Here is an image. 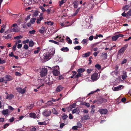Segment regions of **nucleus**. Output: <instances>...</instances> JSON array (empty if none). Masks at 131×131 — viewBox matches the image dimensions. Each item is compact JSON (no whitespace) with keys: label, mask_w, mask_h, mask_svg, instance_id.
Instances as JSON below:
<instances>
[{"label":"nucleus","mask_w":131,"mask_h":131,"mask_svg":"<svg viewBox=\"0 0 131 131\" xmlns=\"http://www.w3.org/2000/svg\"><path fill=\"white\" fill-rule=\"evenodd\" d=\"M9 31L10 32H16L18 31V29L16 27H15L13 28H11L10 29Z\"/></svg>","instance_id":"14"},{"label":"nucleus","mask_w":131,"mask_h":131,"mask_svg":"<svg viewBox=\"0 0 131 131\" xmlns=\"http://www.w3.org/2000/svg\"><path fill=\"white\" fill-rule=\"evenodd\" d=\"M45 24L47 23L48 24V25H52L53 24V22H51V21H47L46 22H45Z\"/></svg>","instance_id":"39"},{"label":"nucleus","mask_w":131,"mask_h":131,"mask_svg":"<svg viewBox=\"0 0 131 131\" xmlns=\"http://www.w3.org/2000/svg\"><path fill=\"white\" fill-rule=\"evenodd\" d=\"M64 126V123H62L60 124V127L61 128H62Z\"/></svg>","instance_id":"62"},{"label":"nucleus","mask_w":131,"mask_h":131,"mask_svg":"<svg viewBox=\"0 0 131 131\" xmlns=\"http://www.w3.org/2000/svg\"><path fill=\"white\" fill-rule=\"evenodd\" d=\"M45 28L42 27L41 29L39 30V31L40 33L42 34L45 32Z\"/></svg>","instance_id":"21"},{"label":"nucleus","mask_w":131,"mask_h":131,"mask_svg":"<svg viewBox=\"0 0 131 131\" xmlns=\"http://www.w3.org/2000/svg\"><path fill=\"white\" fill-rule=\"evenodd\" d=\"M90 52H89L83 54L82 55V57L83 58H86L90 56Z\"/></svg>","instance_id":"17"},{"label":"nucleus","mask_w":131,"mask_h":131,"mask_svg":"<svg viewBox=\"0 0 131 131\" xmlns=\"http://www.w3.org/2000/svg\"><path fill=\"white\" fill-rule=\"evenodd\" d=\"M95 67L98 69H100L101 68L100 66L98 64H96L95 66Z\"/></svg>","instance_id":"52"},{"label":"nucleus","mask_w":131,"mask_h":131,"mask_svg":"<svg viewBox=\"0 0 131 131\" xmlns=\"http://www.w3.org/2000/svg\"><path fill=\"white\" fill-rule=\"evenodd\" d=\"M130 5H126L125 6L123 7V9L125 10H127L130 7Z\"/></svg>","instance_id":"23"},{"label":"nucleus","mask_w":131,"mask_h":131,"mask_svg":"<svg viewBox=\"0 0 131 131\" xmlns=\"http://www.w3.org/2000/svg\"><path fill=\"white\" fill-rule=\"evenodd\" d=\"M16 89L18 92L21 93H24L25 92V90L23 89L20 88H16Z\"/></svg>","instance_id":"9"},{"label":"nucleus","mask_w":131,"mask_h":131,"mask_svg":"<svg viewBox=\"0 0 131 131\" xmlns=\"http://www.w3.org/2000/svg\"><path fill=\"white\" fill-rule=\"evenodd\" d=\"M17 23H15L13 24L12 25L10 26L11 28H12V27H15L17 26Z\"/></svg>","instance_id":"57"},{"label":"nucleus","mask_w":131,"mask_h":131,"mask_svg":"<svg viewBox=\"0 0 131 131\" xmlns=\"http://www.w3.org/2000/svg\"><path fill=\"white\" fill-rule=\"evenodd\" d=\"M22 38V36H19L14 37V39H20L21 38Z\"/></svg>","instance_id":"46"},{"label":"nucleus","mask_w":131,"mask_h":131,"mask_svg":"<svg viewBox=\"0 0 131 131\" xmlns=\"http://www.w3.org/2000/svg\"><path fill=\"white\" fill-rule=\"evenodd\" d=\"M73 4H74V7L75 8H77L78 6L77 2L76 1H75L74 2H73Z\"/></svg>","instance_id":"27"},{"label":"nucleus","mask_w":131,"mask_h":131,"mask_svg":"<svg viewBox=\"0 0 131 131\" xmlns=\"http://www.w3.org/2000/svg\"><path fill=\"white\" fill-rule=\"evenodd\" d=\"M36 20V19L35 18H32L31 19L30 22V23L32 24H33L35 22V20Z\"/></svg>","instance_id":"33"},{"label":"nucleus","mask_w":131,"mask_h":131,"mask_svg":"<svg viewBox=\"0 0 131 131\" xmlns=\"http://www.w3.org/2000/svg\"><path fill=\"white\" fill-rule=\"evenodd\" d=\"M48 51L45 54L44 56V59L45 61H46L50 59L49 58L50 57L53 55L54 53V50H47Z\"/></svg>","instance_id":"1"},{"label":"nucleus","mask_w":131,"mask_h":131,"mask_svg":"<svg viewBox=\"0 0 131 131\" xmlns=\"http://www.w3.org/2000/svg\"><path fill=\"white\" fill-rule=\"evenodd\" d=\"M102 56L104 57V59H106L107 56V54L106 53L103 52L102 53Z\"/></svg>","instance_id":"31"},{"label":"nucleus","mask_w":131,"mask_h":131,"mask_svg":"<svg viewBox=\"0 0 131 131\" xmlns=\"http://www.w3.org/2000/svg\"><path fill=\"white\" fill-rule=\"evenodd\" d=\"M66 39L68 41V42L70 44L72 43V41L70 39V38L69 37H67L66 38Z\"/></svg>","instance_id":"37"},{"label":"nucleus","mask_w":131,"mask_h":131,"mask_svg":"<svg viewBox=\"0 0 131 131\" xmlns=\"http://www.w3.org/2000/svg\"><path fill=\"white\" fill-rule=\"evenodd\" d=\"M33 107V105H31L30 106H27V109H29V110H30Z\"/></svg>","instance_id":"53"},{"label":"nucleus","mask_w":131,"mask_h":131,"mask_svg":"<svg viewBox=\"0 0 131 131\" xmlns=\"http://www.w3.org/2000/svg\"><path fill=\"white\" fill-rule=\"evenodd\" d=\"M38 124L40 125H46V123L45 121L44 122H39L38 123Z\"/></svg>","instance_id":"40"},{"label":"nucleus","mask_w":131,"mask_h":131,"mask_svg":"<svg viewBox=\"0 0 131 131\" xmlns=\"http://www.w3.org/2000/svg\"><path fill=\"white\" fill-rule=\"evenodd\" d=\"M22 45V43L18 44L17 45V48H18L19 49L21 48Z\"/></svg>","instance_id":"59"},{"label":"nucleus","mask_w":131,"mask_h":131,"mask_svg":"<svg viewBox=\"0 0 131 131\" xmlns=\"http://www.w3.org/2000/svg\"><path fill=\"white\" fill-rule=\"evenodd\" d=\"M82 74L78 72V74L76 75L74 77V78H78L81 76Z\"/></svg>","instance_id":"36"},{"label":"nucleus","mask_w":131,"mask_h":131,"mask_svg":"<svg viewBox=\"0 0 131 131\" xmlns=\"http://www.w3.org/2000/svg\"><path fill=\"white\" fill-rule=\"evenodd\" d=\"M99 75L97 73H95L91 76V79L94 82L97 80L99 78Z\"/></svg>","instance_id":"2"},{"label":"nucleus","mask_w":131,"mask_h":131,"mask_svg":"<svg viewBox=\"0 0 131 131\" xmlns=\"http://www.w3.org/2000/svg\"><path fill=\"white\" fill-rule=\"evenodd\" d=\"M37 50L34 51V53L35 54H37L38 53L39 51L40 50V48L39 47H38L37 48Z\"/></svg>","instance_id":"38"},{"label":"nucleus","mask_w":131,"mask_h":131,"mask_svg":"<svg viewBox=\"0 0 131 131\" xmlns=\"http://www.w3.org/2000/svg\"><path fill=\"white\" fill-rule=\"evenodd\" d=\"M14 97V95L12 94H10V95H8L6 97V99H8L9 100L11 99L13 97Z\"/></svg>","instance_id":"22"},{"label":"nucleus","mask_w":131,"mask_h":131,"mask_svg":"<svg viewBox=\"0 0 131 131\" xmlns=\"http://www.w3.org/2000/svg\"><path fill=\"white\" fill-rule=\"evenodd\" d=\"M34 45V43L32 41H30L29 42V45L30 47H32Z\"/></svg>","instance_id":"41"},{"label":"nucleus","mask_w":131,"mask_h":131,"mask_svg":"<svg viewBox=\"0 0 131 131\" xmlns=\"http://www.w3.org/2000/svg\"><path fill=\"white\" fill-rule=\"evenodd\" d=\"M79 9H80V8H79L78 9H77V10L73 14V16H75L78 13V12L79 11Z\"/></svg>","instance_id":"44"},{"label":"nucleus","mask_w":131,"mask_h":131,"mask_svg":"<svg viewBox=\"0 0 131 131\" xmlns=\"http://www.w3.org/2000/svg\"><path fill=\"white\" fill-rule=\"evenodd\" d=\"M124 35L123 34H118V35H115V41L118 39L119 37H123Z\"/></svg>","instance_id":"18"},{"label":"nucleus","mask_w":131,"mask_h":131,"mask_svg":"<svg viewBox=\"0 0 131 131\" xmlns=\"http://www.w3.org/2000/svg\"><path fill=\"white\" fill-rule=\"evenodd\" d=\"M28 46L26 44H25L24 46V48L25 49H28Z\"/></svg>","instance_id":"63"},{"label":"nucleus","mask_w":131,"mask_h":131,"mask_svg":"<svg viewBox=\"0 0 131 131\" xmlns=\"http://www.w3.org/2000/svg\"><path fill=\"white\" fill-rule=\"evenodd\" d=\"M12 35L9 34L7 36H3V37L4 38L6 39H9L12 38Z\"/></svg>","instance_id":"15"},{"label":"nucleus","mask_w":131,"mask_h":131,"mask_svg":"<svg viewBox=\"0 0 131 131\" xmlns=\"http://www.w3.org/2000/svg\"><path fill=\"white\" fill-rule=\"evenodd\" d=\"M5 62V61L4 60H2L0 59V64H3Z\"/></svg>","instance_id":"55"},{"label":"nucleus","mask_w":131,"mask_h":131,"mask_svg":"<svg viewBox=\"0 0 131 131\" xmlns=\"http://www.w3.org/2000/svg\"><path fill=\"white\" fill-rule=\"evenodd\" d=\"M100 101H99V102L101 103H102L103 102H106L107 101V100L106 99L103 98L101 99Z\"/></svg>","instance_id":"43"},{"label":"nucleus","mask_w":131,"mask_h":131,"mask_svg":"<svg viewBox=\"0 0 131 131\" xmlns=\"http://www.w3.org/2000/svg\"><path fill=\"white\" fill-rule=\"evenodd\" d=\"M53 104V103H52L51 101H49L47 102V104L50 106H51V105H52Z\"/></svg>","instance_id":"48"},{"label":"nucleus","mask_w":131,"mask_h":131,"mask_svg":"<svg viewBox=\"0 0 131 131\" xmlns=\"http://www.w3.org/2000/svg\"><path fill=\"white\" fill-rule=\"evenodd\" d=\"M47 72V69L46 68H44L42 69L40 72V74L41 76L43 77L46 75Z\"/></svg>","instance_id":"4"},{"label":"nucleus","mask_w":131,"mask_h":131,"mask_svg":"<svg viewBox=\"0 0 131 131\" xmlns=\"http://www.w3.org/2000/svg\"><path fill=\"white\" fill-rule=\"evenodd\" d=\"M118 66L117 65L115 67V74L116 75H117L118 74H119V72L120 71L118 69Z\"/></svg>","instance_id":"19"},{"label":"nucleus","mask_w":131,"mask_h":131,"mask_svg":"<svg viewBox=\"0 0 131 131\" xmlns=\"http://www.w3.org/2000/svg\"><path fill=\"white\" fill-rule=\"evenodd\" d=\"M52 113L54 114H58V113L57 111H56L55 109L54 108H53L52 109Z\"/></svg>","instance_id":"32"},{"label":"nucleus","mask_w":131,"mask_h":131,"mask_svg":"<svg viewBox=\"0 0 131 131\" xmlns=\"http://www.w3.org/2000/svg\"><path fill=\"white\" fill-rule=\"evenodd\" d=\"M39 8L42 10V11L43 12H44L46 10L42 6H40Z\"/></svg>","instance_id":"51"},{"label":"nucleus","mask_w":131,"mask_h":131,"mask_svg":"<svg viewBox=\"0 0 131 131\" xmlns=\"http://www.w3.org/2000/svg\"><path fill=\"white\" fill-rule=\"evenodd\" d=\"M29 116L33 118L37 117L36 114L34 113H31L29 114Z\"/></svg>","instance_id":"20"},{"label":"nucleus","mask_w":131,"mask_h":131,"mask_svg":"<svg viewBox=\"0 0 131 131\" xmlns=\"http://www.w3.org/2000/svg\"><path fill=\"white\" fill-rule=\"evenodd\" d=\"M81 49V47L80 46H78L76 47H75L74 48V49H77L78 50H80Z\"/></svg>","instance_id":"45"},{"label":"nucleus","mask_w":131,"mask_h":131,"mask_svg":"<svg viewBox=\"0 0 131 131\" xmlns=\"http://www.w3.org/2000/svg\"><path fill=\"white\" fill-rule=\"evenodd\" d=\"M38 14V12L37 11H36L34 12L33 13V15L34 16H37Z\"/></svg>","instance_id":"50"},{"label":"nucleus","mask_w":131,"mask_h":131,"mask_svg":"<svg viewBox=\"0 0 131 131\" xmlns=\"http://www.w3.org/2000/svg\"><path fill=\"white\" fill-rule=\"evenodd\" d=\"M66 0H62L59 1V6H61L62 4L66 2Z\"/></svg>","instance_id":"28"},{"label":"nucleus","mask_w":131,"mask_h":131,"mask_svg":"<svg viewBox=\"0 0 131 131\" xmlns=\"http://www.w3.org/2000/svg\"><path fill=\"white\" fill-rule=\"evenodd\" d=\"M80 112V111L79 108H76L74 109L72 111V114L76 113L77 114H79Z\"/></svg>","instance_id":"11"},{"label":"nucleus","mask_w":131,"mask_h":131,"mask_svg":"<svg viewBox=\"0 0 131 131\" xmlns=\"http://www.w3.org/2000/svg\"><path fill=\"white\" fill-rule=\"evenodd\" d=\"M68 117V116L66 114H63L62 116V117L63 120H65Z\"/></svg>","instance_id":"34"},{"label":"nucleus","mask_w":131,"mask_h":131,"mask_svg":"<svg viewBox=\"0 0 131 131\" xmlns=\"http://www.w3.org/2000/svg\"><path fill=\"white\" fill-rule=\"evenodd\" d=\"M93 36H90L89 38V40H92L93 39Z\"/></svg>","instance_id":"60"},{"label":"nucleus","mask_w":131,"mask_h":131,"mask_svg":"<svg viewBox=\"0 0 131 131\" xmlns=\"http://www.w3.org/2000/svg\"><path fill=\"white\" fill-rule=\"evenodd\" d=\"M127 61V60L126 59H124L122 61L121 64H124V63H126Z\"/></svg>","instance_id":"58"},{"label":"nucleus","mask_w":131,"mask_h":131,"mask_svg":"<svg viewBox=\"0 0 131 131\" xmlns=\"http://www.w3.org/2000/svg\"><path fill=\"white\" fill-rule=\"evenodd\" d=\"M16 46L17 45L15 44V45L13 46V49L14 51H15L16 50Z\"/></svg>","instance_id":"64"},{"label":"nucleus","mask_w":131,"mask_h":131,"mask_svg":"<svg viewBox=\"0 0 131 131\" xmlns=\"http://www.w3.org/2000/svg\"><path fill=\"white\" fill-rule=\"evenodd\" d=\"M127 77L126 72L125 71H124L123 72V74L122 75V78L123 80L126 79V78Z\"/></svg>","instance_id":"10"},{"label":"nucleus","mask_w":131,"mask_h":131,"mask_svg":"<svg viewBox=\"0 0 131 131\" xmlns=\"http://www.w3.org/2000/svg\"><path fill=\"white\" fill-rule=\"evenodd\" d=\"M9 125V124L8 123H6L4 125L3 128L4 129L6 128Z\"/></svg>","instance_id":"49"},{"label":"nucleus","mask_w":131,"mask_h":131,"mask_svg":"<svg viewBox=\"0 0 131 131\" xmlns=\"http://www.w3.org/2000/svg\"><path fill=\"white\" fill-rule=\"evenodd\" d=\"M51 113V111L49 109L45 110L42 112V114L45 116H49Z\"/></svg>","instance_id":"3"},{"label":"nucleus","mask_w":131,"mask_h":131,"mask_svg":"<svg viewBox=\"0 0 131 131\" xmlns=\"http://www.w3.org/2000/svg\"><path fill=\"white\" fill-rule=\"evenodd\" d=\"M93 69H88L87 70V72L88 74L90 73L92 71H93Z\"/></svg>","instance_id":"54"},{"label":"nucleus","mask_w":131,"mask_h":131,"mask_svg":"<svg viewBox=\"0 0 131 131\" xmlns=\"http://www.w3.org/2000/svg\"><path fill=\"white\" fill-rule=\"evenodd\" d=\"M24 2L27 4H32L37 2V1L35 0H24Z\"/></svg>","instance_id":"5"},{"label":"nucleus","mask_w":131,"mask_h":131,"mask_svg":"<svg viewBox=\"0 0 131 131\" xmlns=\"http://www.w3.org/2000/svg\"><path fill=\"white\" fill-rule=\"evenodd\" d=\"M36 31L34 30H32L30 31H29V33L31 34H34L35 33Z\"/></svg>","instance_id":"47"},{"label":"nucleus","mask_w":131,"mask_h":131,"mask_svg":"<svg viewBox=\"0 0 131 131\" xmlns=\"http://www.w3.org/2000/svg\"><path fill=\"white\" fill-rule=\"evenodd\" d=\"M2 113L4 115H5L8 113V110H4L2 112Z\"/></svg>","instance_id":"26"},{"label":"nucleus","mask_w":131,"mask_h":131,"mask_svg":"<svg viewBox=\"0 0 131 131\" xmlns=\"http://www.w3.org/2000/svg\"><path fill=\"white\" fill-rule=\"evenodd\" d=\"M124 88V86L123 85H120L117 87H115V91H118L123 89Z\"/></svg>","instance_id":"13"},{"label":"nucleus","mask_w":131,"mask_h":131,"mask_svg":"<svg viewBox=\"0 0 131 131\" xmlns=\"http://www.w3.org/2000/svg\"><path fill=\"white\" fill-rule=\"evenodd\" d=\"M83 118L84 119H89L90 118L89 116L88 115H84L83 117Z\"/></svg>","instance_id":"30"},{"label":"nucleus","mask_w":131,"mask_h":131,"mask_svg":"<svg viewBox=\"0 0 131 131\" xmlns=\"http://www.w3.org/2000/svg\"><path fill=\"white\" fill-rule=\"evenodd\" d=\"M77 126L79 128H80L82 127L81 124L80 122H78L77 123Z\"/></svg>","instance_id":"42"},{"label":"nucleus","mask_w":131,"mask_h":131,"mask_svg":"<svg viewBox=\"0 0 131 131\" xmlns=\"http://www.w3.org/2000/svg\"><path fill=\"white\" fill-rule=\"evenodd\" d=\"M83 104L86 106L88 107H89L90 106V104L89 103H86L85 102H84L83 103Z\"/></svg>","instance_id":"35"},{"label":"nucleus","mask_w":131,"mask_h":131,"mask_svg":"<svg viewBox=\"0 0 131 131\" xmlns=\"http://www.w3.org/2000/svg\"><path fill=\"white\" fill-rule=\"evenodd\" d=\"M88 40L87 39H84L82 41V43L83 44H87Z\"/></svg>","instance_id":"29"},{"label":"nucleus","mask_w":131,"mask_h":131,"mask_svg":"<svg viewBox=\"0 0 131 131\" xmlns=\"http://www.w3.org/2000/svg\"><path fill=\"white\" fill-rule=\"evenodd\" d=\"M98 111L102 114H106L107 112V110L106 109H99Z\"/></svg>","instance_id":"6"},{"label":"nucleus","mask_w":131,"mask_h":131,"mask_svg":"<svg viewBox=\"0 0 131 131\" xmlns=\"http://www.w3.org/2000/svg\"><path fill=\"white\" fill-rule=\"evenodd\" d=\"M63 87L61 85H59L56 88V91L57 92L61 91L63 89Z\"/></svg>","instance_id":"12"},{"label":"nucleus","mask_w":131,"mask_h":131,"mask_svg":"<svg viewBox=\"0 0 131 131\" xmlns=\"http://www.w3.org/2000/svg\"><path fill=\"white\" fill-rule=\"evenodd\" d=\"M10 77L9 76L6 75L3 78V81H5L4 82L5 83H7V81H10L12 80Z\"/></svg>","instance_id":"7"},{"label":"nucleus","mask_w":131,"mask_h":131,"mask_svg":"<svg viewBox=\"0 0 131 131\" xmlns=\"http://www.w3.org/2000/svg\"><path fill=\"white\" fill-rule=\"evenodd\" d=\"M61 50L64 52H67V51L69 50V49L67 47H63L61 49Z\"/></svg>","instance_id":"25"},{"label":"nucleus","mask_w":131,"mask_h":131,"mask_svg":"<svg viewBox=\"0 0 131 131\" xmlns=\"http://www.w3.org/2000/svg\"><path fill=\"white\" fill-rule=\"evenodd\" d=\"M78 127L77 126H73L72 127V129L74 130H77Z\"/></svg>","instance_id":"61"},{"label":"nucleus","mask_w":131,"mask_h":131,"mask_svg":"<svg viewBox=\"0 0 131 131\" xmlns=\"http://www.w3.org/2000/svg\"><path fill=\"white\" fill-rule=\"evenodd\" d=\"M101 0H94L93 2L95 3H98L101 2Z\"/></svg>","instance_id":"56"},{"label":"nucleus","mask_w":131,"mask_h":131,"mask_svg":"<svg viewBox=\"0 0 131 131\" xmlns=\"http://www.w3.org/2000/svg\"><path fill=\"white\" fill-rule=\"evenodd\" d=\"M127 47H123L122 48H121V49L118 51V56L119 54L120 55L121 53H122V52H124L125 50H126Z\"/></svg>","instance_id":"8"},{"label":"nucleus","mask_w":131,"mask_h":131,"mask_svg":"<svg viewBox=\"0 0 131 131\" xmlns=\"http://www.w3.org/2000/svg\"><path fill=\"white\" fill-rule=\"evenodd\" d=\"M53 73L54 75L55 76H57L59 74V71L56 69H54L53 71Z\"/></svg>","instance_id":"16"},{"label":"nucleus","mask_w":131,"mask_h":131,"mask_svg":"<svg viewBox=\"0 0 131 131\" xmlns=\"http://www.w3.org/2000/svg\"><path fill=\"white\" fill-rule=\"evenodd\" d=\"M84 71L85 70L84 69L80 68L78 70L77 72L81 74V73L84 72Z\"/></svg>","instance_id":"24"}]
</instances>
